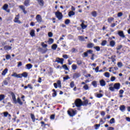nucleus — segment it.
Segmentation results:
<instances>
[{"instance_id":"1","label":"nucleus","mask_w":130,"mask_h":130,"mask_svg":"<svg viewBox=\"0 0 130 130\" xmlns=\"http://www.w3.org/2000/svg\"><path fill=\"white\" fill-rule=\"evenodd\" d=\"M11 76L15 78L22 79V77H23V78H27V77H28V73H27V72H23L22 74H17V73H14Z\"/></svg>"},{"instance_id":"2","label":"nucleus","mask_w":130,"mask_h":130,"mask_svg":"<svg viewBox=\"0 0 130 130\" xmlns=\"http://www.w3.org/2000/svg\"><path fill=\"white\" fill-rule=\"evenodd\" d=\"M119 89H120V83H115L113 87H110L109 88V90L111 91V92H114L115 90H118Z\"/></svg>"},{"instance_id":"3","label":"nucleus","mask_w":130,"mask_h":130,"mask_svg":"<svg viewBox=\"0 0 130 130\" xmlns=\"http://www.w3.org/2000/svg\"><path fill=\"white\" fill-rule=\"evenodd\" d=\"M68 114H69V115H70V116L73 117L77 114V110L75 111L72 109H70L68 111Z\"/></svg>"},{"instance_id":"4","label":"nucleus","mask_w":130,"mask_h":130,"mask_svg":"<svg viewBox=\"0 0 130 130\" xmlns=\"http://www.w3.org/2000/svg\"><path fill=\"white\" fill-rule=\"evenodd\" d=\"M41 45L42 46V47H43V48H45L44 50H43L42 48H40V50L42 51V53H46L47 52V48H46L48 46L47 44H44V42H42Z\"/></svg>"},{"instance_id":"5","label":"nucleus","mask_w":130,"mask_h":130,"mask_svg":"<svg viewBox=\"0 0 130 130\" xmlns=\"http://www.w3.org/2000/svg\"><path fill=\"white\" fill-rule=\"evenodd\" d=\"M75 104L76 107H81L82 106V101L80 99H77L75 101Z\"/></svg>"},{"instance_id":"6","label":"nucleus","mask_w":130,"mask_h":130,"mask_svg":"<svg viewBox=\"0 0 130 130\" xmlns=\"http://www.w3.org/2000/svg\"><path fill=\"white\" fill-rule=\"evenodd\" d=\"M55 15L56 17V18H58V20L59 21H60L63 18V15H62V13L59 11H57L55 13Z\"/></svg>"},{"instance_id":"7","label":"nucleus","mask_w":130,"mask_h":130,"mask_svg":"<svg viewBox=\"0 0 130 130\" xmlns=\"http://www.w3.org/2000/svg\"><path fill=\"white\" fill-rule=\"evenodd\" d=\"M53 85L55 89H57V85L58 88H61V81L60 80H57V83H54Z\"/></svg>"},{"instance_id":"8","label":"nucleus","mask_w":130,"mask_h":130,"mask_svg":"<svg viewBox=\"0 0 130 130\" xmlns=\"http://www.w3.org/2000/svg\"><path fill=\"white\" fill-rule=\"evenodd\" d=\"M63 60H64V59L62 58L57 57L55 60V62H57V63L63 64Z\"/></svg>"},{"instance_id":"9","label":"nucleus","mask_w":130,"mask_h":130,"mask_svg":"<svg viewBox=\"0 0 130 130\" xmlns=\"http://www.w3.org/2000/svg\"><path fill=\"white\" fill-rule=\"evenodd\" d=\"M83 54L85 57H87L88 54H91L92 55L94 54V53H93V50L89 49V50H88L86 52H84Z\"/></svg>"},{"instance_id":"10","label":"nucleus","mask_w":130,"mask_h":130,"mask_svg":"<svg viewBox=\"0 0 130 130\" xmlns=\"http://www.w3.org/2000/svg\"><path fill=\"white\" fill-rule=\"evenodd\" d=\"M36 20H37L38 23H42V17L40 14H38L36 17Z\"/></svg>"},{"instance_id":"11","label":"nucleus","mask_w":130,"mask_h":130,"mask_svg":"<svg viewBox=\"0 0 130 130\" xmlns=\"http://www.w3.org/2000/svg\"><path fill=\"white\" fill-rule=\"evenodd\" d=\"M10 94L11 96L12 97V100L14 101V102L16 104L17 103V99H16V95H15V93L13 91H11L10 92Z\"/></svg>"},{"instance_id":"12","label":"nucleus","mask_w":130,"mask_h":130,"mask_svg":"<svg viewBox=\"0 0 130 130\" xmlns=\"http://www.w3.org/2000/svg\"><path fill=\"white\" fill-rule=\"evenodd\" d=\"M8 8H9V5L6 4L3 6V10H4V11H6L7 13H10V9L8 10Z\"/></svg>"},{"instance_id":"13","label":"nucleus","mask_w":130,"mask_h":130,"mask_svg":"<svg viewBox=\"0 0 130 130\" xmlns=\"http://www.w3.org/2000/svg\"><path fill=\"white\" fill-rule=\"evenodd\" d=\"M38 5L40 7H44V0H37Z\"/></svg>"},{"instance_id":"14","label":"nucleus","mask_w":130,"mask_h":130,"mask_svg":"<svg viewBox=\"0 0 130 130\" xmlns=\"http://www.w3.org/2000/svg\"><path fill=\"white\" fill-rule=\"evenodd\" d=\"M88 104L90 105L91 103H89V100H85L82 102V106H87Z\"/></svg>"},{"instance_id":"15","label":"nucleus","mask_w":130,"mask_h":130,"mask_svg":"<svg viewBox=\"0 0 130 130\" xmlns=\"http://www.w3.org/2000/svg\"><path fill=\"white\" fill-rule=\"evenodd\" d=\"M81 85H84V86L83 87L84 90H89V85H88V84H86V83H85V82H82L81 83Z\"/></svg>"},{"instance_id":"16","label":"nucleus","mask_w":130,"mask_h":130,"mask_svg":"<svg viewBox=\"0 0 130 130\" xmlns=\"http://www.w3.org/2000/svg\"><path fill=\"white\" fill-rule=\"evenodd\" d=\"M100 84L102 87H104V86L106 85V82L104 79H102L100 80Z\"/></svg>"},{"instance_id":"17","label":"nucleus","mask_w":130,"mask_h":130,"mask_svg":"<svg viewBox=\"0 0 130 130\" xmlns=\"http://www.w3.org/2000/svg\"><path fill=\"white\" fill-rule=\"evenodd\" d=\"M81 76V74L79 73H76L73 74V79H78V78H80Z\"/></svg>"},{"instance_id":"18","label":"nucleus","mask_w":130,"mask_h":130,"mask_svg":"<svg viewBox=\"0 0 130 130\" xmlns=\"http://www.w3.org/2000/svg\"><path fill=\"white\" fill-rule=\"evenodd\" d=\"M118 34L120 37H121V38H125V36L124 35V34H123V31H119L118 32Z\"/></svg>"},{"instance_id":"19","label":"nucleus","mask_w":130,"mask_h":130,"mask_svg":"<svg viewBox=\"0 0 130 130\" xmlns=\"http://www.w3.org/2000/svg\"><path fill=\"white\" fill-rule=\"evenodd\" d=\"M19 8L23 12L24 15H26V14H27V11H26V9L25 8V7H24V6L20 5V6H19Z\"/></svg>"},{"instance_id":"20","label":"nucleus","mask_w":130,"mask_h":130,"mask_svg":"<svg viewBox=\"0 0 130 130\" xmlns=\"http://www.w3.org/2000/svg\"><path fill=\"white\" fill-rule=\"evenodd\" d=\"M84 23H85V21H83L82 23L80 25V26H81L82 29H83V30H84V29H86V28H87V27H88V25H85Z\"/></svg>"},{"instance_id":"21","label":"nucleus","mask_w":130,"mask_h":130,"mask_svg":"<svg viewBox=\"0 0 130 130\" xmlns=\"http://www.w3.org/2000/svg\"><path fill=\"white\" fill-rule=\"evenodd\" d=\"M115 41L114 40H112L109 43V45L111 46V47H114L115 46Z\"/></svg>"},{"instance_id":"22","label":"nucleus","mask_w":130,"mask_h":130,"mask_svg":"<svg viewBox=\"0 0 130 130\" xmlns=\"http://www.w3.org/2000/svg\"><path fill=\"white\" fill-rule=\"evenodd\" d=\"M23 4L25 7L30 6V0H25Z\"/></svg>"},{"instance_id":"23","label":"nucleus","mask_w":130,"mask_h":130,"mask_svg":"<svg viewBox=\"0 0 130 130\" xmlns=\"http://www.w3.org/2000/svg\"><path fill=\"white\" fill-rule=\"evenodd\" d=\"M94 44L93 43H89L87 44L86 47L87 48H93L94 47Z\"/></svg>"},{"instance_id":"24","label":"nucleus","mask_w":130,"mask_h":130,"mask_svg":"<svg viewBox=\"0 0 130 130\" xmlns=\"http://www.w3.org/2000/svg\"><path fill=\"white\" fill-rule=\"evenodd\" d=\"M19 17H15L14 18V23H18V24H21L22 22L19 20Z\"/></svg>"},{"instance_id":"25","label":"nucleus","mask_w":130,"mask_h":130,"mask_svg":"<svg viewBox=\"0 0 130 130\" xmlns=\"http://www.w3.org/2000/svg\"><path fill=\"white\" fill-rule=\"evenodd\" d=\"M29 34L31 37H35V30L34 29H31Z\"/></svg>"},{"instance_id":"26","label":"nucleus","mask_w":130,"mask_h":130,"mask_svg":"<svg viewBox=\"0 0 130 130\" xmlns=\"http://www.w3.org/2000/svg\"><path fill=\"white\" fill-rule=\"evenodd\" d=\"M116 57V55H115L111 56L110 59H111L112 62H115V61H116V59H115Z\"/></svg>"},{"instance_id":"27","label":"nucleus","mask_w":130,"mask_h":130,"mask_svg":"<svg viewBox=\"0 0 130 130\" xmlns=\"http://www.w3.org/2000/svg\"><path fill=\"white\" fill-rule=\"evenodd\" d=\"M33 65L31 63H28L26 65L27 70H31V68H32Z\"/></svg>"},{"instance_id":"28","label":"nucleus","mask_w":130,"mask_h":130,"mask_svg":"<svg viewBox=\"0 0 130 130\" xmlns=\"http://www.w3.org/2000/svg\"><path fill=\"white\" fill-rule=\"evenodd\" d=\"M4 49L5 50H11V49H12V47L10 46L6 45L4 46Z\"/></svg>"},{"instance_id":"29","label":"nucleus","mask_w":130,"mask_h":130,"mask_svg":"<svg viewBox=\"0 0 130 130\" xmlns=\"http://www.w3.org/2000/svg\"><path fill=\"white\" fill-rule=\"evenodd\" d=\"M30 117L33 121V122H35L36 121V118H35V115L33 114H30Z\"/></svg>"},{"instance_id":"30","label":"nucleus","mask_w":130,"mask_h":130,"mask_svg":"<svg viewBox=\"0 0 130 130\" xmlns=\"http://www.w3.org/2000/svg\"><path fill=\"white\" fill-rule=\"evenodd\" d=\"M8 71H9V70L8 69V68H6L2 72V76H6V74L8 73Z\"/></svg>"},{"instance_id":"31","label":"nucleus","mask_w":130,"mask_h":130,"mask_svg":"<svg viewBox=\"0 0 130 130\" xmlns=\"http://www.w3.org/2000/svg\"><path fill=\"white\" fill-rule=\"evenodd\" d=\"M54 41V40L52 38H49L48 41V44H52Z\"/></svg>"},{"instance_id":"32","label":"nucleus","mask_w":130,"mask_h":130,"mask_svg":"<svg viewBox=\"0 0 130 130\" xmlns=\"http://www.w3.org/2000/svg\"><path fill=\"white\" fill-rule=\"evenodd\" d=\"M52 92H54V93H53L52 94V97H56V95H57V93L56 92V90H55V89H52Z\"/></svg>"},{"instance_id":"33","label":"nucleus","mask_w":130,"mask_h":130,"mask_svg":"<svg viewBox=\"0 0 130 130\" xmlns=\"http://www.w3.org/2000/svg\"><path fill=\"white\" fill-rule=\"evenodd\" d=\"M114 20V18L111 17L108 18L107 20L108 22L110 23H112V22Z\"/></svg>"},{"instance_id":"34","label":"nucleus","mask_w":130,"mask_h":130,"mask_svg":"<svg viewBox=\"0 0 130 130\" xmlns=\"http://www.w3.org/2000/svg\"><path fill=\"white\" fill-rule=\"evenodd\" d=\"M75 12L71 11L69 12L68 16L69 17H72V16H75Z\"/></svg>"},{"instance_id":"35","label":"nucleus","mask_w":130,"mask_h":130,"mask_svg":"<svg viewBox=\"0 0 130 130\" xmlns=\"http://www.w3.org/2000/svg\"><path fill=\"white\" fill-rule=\"evenodd\" d=\"M72 69L73 71H76V70H77V69H78V66L76 64H73L72 66Z\"/></svg>"},{"instance_id":"36","label":"nucleus","mask_w":130,"mask_h":130,"mask_svg":"<svg viewBox=\"0 0 130 130\" xmlns=\"http://www.w3.org/2000/svg\"><path fill=\"white\" fill-rule=\"evenodd\" d=\"M91 85H92V86L94 87V88L97 87V81H93L91 83Z\"/></svg>"},{"instance_id":"37","label":"nucleus","mask_w":130,"mask_h":130,"mask_svg":"<svg viewBox=\"0 0 130 130\" xmlns=\"http://www.w3.org/2000/svg\"><path fill=\"white\" fill-rule=\"evenodd\" d=\"M120 110L121 111H124V110H125V106H124V105L120 106Z\"/></svg>"},{"instance_id":"38","label":"nucleus","mask_w":130,"mask_h":130,"mask_svg":"<svg viewBox=\"0 0 130 130\" xmlns=\"http://www.w3.org/2000/svg\"><path fill=\"white\" fill-rule=\"evenodd\" d=\"M28 87L29 88V89H30L31 90L33 89V87H32V85L31 84H28L27 86H25L24 88L27 89Z\"/></svg>"},{"instance_id":"39","label":"nucleus","mask_w":130,"mask_h":130,"mask_svg":"<svg viewBox=\"0 0 130 130\" xmlns=\"http://www.w3.org/2000/svg\"><path fill=\"white\" fill-rule=\"evenodd\" d=\"M102 46H105L106 44H107V41L106 40H103L101 43Z\"/></svg>"},{"instance_id":"40","label":"nucleus","mask_w":130,"mask_h":130,"mask_svg":"<svg viewBox=\"0 0 130 130\" xmlns=\"http://www.w3.org/2000/svg\"><path fill=\"white\" fill-rule=\"evenodd\" d=\"M17 103H19V105H23V102H22L20 98H17Z\"/></svg>"},{"instance_id":"41","label":"nucleus","mask_w":130,"mask_h":130,"mask_svg":"<svg viewBox=\"0 0 130 130\" xmlns=\"http://www.w3.org/2000/svg\"><path fill=\"white\" fill-rule=\"evenodd\" d=\"M91 15L93 17H97V12L96 11H92L91 12Z\"/></svg>"},{"instance_id":"42","label":"nucleus","mask_w":130,"mask_h":130,"mask_svg":"<svg viewBox=\"0 0 130 130\" xmlns=\"http://www.w3.org/2000/svg\"><path fill=\"white\" fill-rule=\"evenodd\" d=\"M70 23L71 20L69 19H66L64 21V24H66V25H69V24H70Z\"/></svg>"},{"instance_id":"43","label":"nucleus","mask_w":130,"mask_h":130,"mask_svg":"<svg viewBox=\"0 0 130 130\" xmlns=\"http://www.w3.org/2000/svg\"><path fill=\"white\" fill-rule=\"evenodd\" d=\"M62 68H63V69H64V70H65L66 71H69V68H68L67 64L62 65Z\"/></svg>"},{"instance_id":"44","label":"nucleus","mask_w":130,"mask_h":130,"mask_svg":"<svg viewBox=\"0 0 130 130\" xmlns=\"http://www.w3.org/2000/svg\"><path fill=\"white\" fill-rule=\"evenodd\" d=\"M78 38L79 40H81V41H85V38L82 36H78Z\"/></svg>"},{"instance_id":"45","label":"nucleus","mask_w":130,"mask_h":130,"mask_svg":"<svg viewBox=\"0 0 130 130\" xmlns=\"http://www.w3.org/2000/svg\"><path fill=\"white\" fill-rule=\"evenodd\" d=\"M56 48H57V45L55 44L52 46V49L55 50L56 49Z\"/></svg>"},{"instance_id":"46","label":"nucleus","mask_w":130,"mask_h":130,"mask_svg":"<svg viewBox=\"0 0 130 130\" xmlns=\"http://www.w3.org/2000/svg\"><path fill=\"white\" fill-rule=\"evenodd\" d=\"M122 48V45H118L116 48V50H120Z\"/></svg>"},{"instance_id":"47","label":"nucleus","mask_w":130,"mask_h":130,"mask_svg":"<svg viewBox=\"0 0 130 130\" xmlns=\"http://www.w3.org/2000/svg\"><path fill=\"white\" fill-rule=\"evenodd\" d=\"M82 60H77V64H78V66H81V64H82Z\"/></svg>"},{"instance_id":"48","label":"nucleus","mask_w":130,"mask_h":130,"mask_svg":"<svg viewBox=\"0 0 130 130\" xmlns=\"http://www.w3.org/2000/svg\"><path fill=\"white\" fill-rule=\"evenodd\" d=\"M96 97H97V98H102V97H103V94L98 93L96 94Z\"/></svg>"},{"instance_id":"49","label":"nucleus","mask_w":130,"mask_h":130,"mask_svg":"<svg viewBox=\"0 0 130 130\" xmlns=\"http://www.w3.org/2000/svg\"><path fill=\"white\" fill-rule=\"evenodd\" d=\"M114 122H115V120L114 119V118H112L110 120V123H111V124L114 123Z\"/></svg>"},{"instance_id":"50","label":"nucleus","mask_w":130,"mask_h":130,"mask_svg":"<svg viewBox=\"0 0 130 130\" xmlns=\"http://www.w3.org/2000/svg\"><path fill=\"white\" fill-rule=\"evenodd\" d=\"M70 87L71 88H74L75 87V82L72 81L70 83Z\"/></svg>"},{"instance_id":"51","label":"nucleus","mask_w":130,"mask_h":130,"mask_svg":"<svg viewBox=\"0 0 130 130\" xmlns=\"http://www.w3.org/2000/svg\"><path fill=\"white\" fill-rule=\"evenodd\" d=\"M100 124H96L94 125V127H95V129H99V127H100Z\"/></svg>"},{"instance_id":"52","label":"nucleus","mask_w":130,"mask_h":130,"mask_svg":"<svg viewBox=\"0 0 130 130\" xmlns=\"http://www.w3.org/2000/svg\"><path fill=\"white\" fill-rule=\"evenodd\" d=\"M105 76L106 78H109L110 77V74L109 72H106L105 73Z\"/></svg>"},{"instance_id":"53","label":"nucleus","mask_w":130,"mask_h":130,"mask_svg":"<svg viewBox=\"0 0 130 130\" xmlns=\"http://www.w3.org/2000/svg\"><path fill=\"white\" fill-rule=\"evenodd\" d=\"M5 94H1L0 95V101L4 100L5 99Z\"/></svg>"},{"instance_id":"54","label":"nucleus","mask_w":130,"mask_h":130,"mask_svg":"<svg viewBox=\"0 0 130 130\" xmlns=\"http://www.w3.org/2000/svg\"><path fill=\"white\" fill-rule=\"evenodd\" d=\"M71 51L72 52V53H75V52H78V50H77L76 48H73L71 50Z\"/></svg>"},{"instance_id":"55","label":"nucleus","mask_w":130,"mask_h":130,"mask_svg":"<svg viewBox=\"0 0 130 130\" xmlns=\"http://www.w3.org/2000/svg\"><path fill=\"white\" fill-rule=\"evenodd\" d=\"M93 70H95V73L99 72V66L96 67V68H93Z\"/></svg>"},{"instance_id":"56","label":"nucleus","mask_w":130,"mask_h":130,"mask_svg":"<svg viewBox=\"0 0 130 130\" xmlns=\"http://www.w3.org/2000/svg\"><path fill=\"white\" fill-rule=\"evenodd\" d=\"M63 79L64 81H67V80H69V79H70V76H69V75H67L66 77H64Z\"/></svg>"},{"instance_id":"57","label":"nucleus","mask_w":130,"mask_h":130,"mask_svg":"<svg viewBox=\"0 0 130 130\" xmlns=\"http://www.w3.org/2000/svg\"><path fill=\"white\" fill-rule=\"evenodd\" d=\"M48 37L51 38L53 36V34L51 32H49L48 34Z\"/></svg>"},{"instance_id":"58","label":"nucleus","mask_w":130,"mask_h":130,"mask_svg":"<svg viewBox=\"0 0 130 130\" xmlns=\"http://www.w3.org/2000/svg\"><path fill=\"white\" fill-rule=\"evenodd\" d=\"M11 55H10V54H7V55H6V59H7V60H9V59H10V58H11Z\"/></svg>"},{"instance_id":"59","label":"nucleus","mask_w":130,"mask_h":130,"mask_svg":"<svg viewBox=\"0 0 130 130\" xmlns=\"http://www.w3.org/2000/svg\"><path fill=\"white\" fill-rule=\"evenodd\" d=\"M94 49H95V50H96L97 51H99L100 50V47L99 46H95L94 47Z\"/></svg>"},{"instance_id":"60","label":"nucleus","mask_w":130,"mask_h":130,"mask_svg":"<svg viewBox=\"0 0 130 130\" xmlns=\"http://www.w3.org/2000/svg\"><path fill=\"white\" fill-rule=\"evenodd\" d=\"M62 57H63V58H65V59H68V58H69V55H68L67 54H64L62 55Z\"/></svg>"},{"instance_id":"61","label":"nucleus","mask_w":130,"mask_h":130,"mask_svg":"<svg viewBox=\"0 0 130 130\" xmlns=\"http://www.w3.org/2000/svg\"><path fill=\"white\" fill-rule=\"evenodd\" d=\"M3 114L4 115V117H7L9 114V112H5L3 113Z\"/></svg>"},{"instance_id":"62","label":"nucleus","mask_w":130,"mask_h":130,"mask_svg":"<svg viewBox=\"0 0 130 130\" xmlns=\"http://www.w3.org/2000/svg\"><path fill=\"white\" fill-rule=\"evenodd\" d=\"M115 79H116V78H115V77L112 76V77L111 78V82H114V81H115Z\"/></svg>"},{"instance_id":"63","label":"nucleus","mask_w":130,"mask_h":130,"mask_svg":"<svg viewBox=\"0 0 130 130\" xmlns=\"http://www.w3.org/2000/svg\"><path fill=\"white\" fill-rule=\"evenodd\" d=\"M122 15H123V14H122V12H119L118 13L117 17L119 18L120 17H122Z\"/></svg>"},{"instance_id":"64","label":"nucleus","mask_w":130,"mask_h":130,"mask_svg":"<svg viewBox=\"0 0 130 130\" xmlns=\"http://www.w3.org/2000/svg\"><path fill=\"white\" fill-rule=\"evenodd\" d=\"M3 83L5 86H7L9 84V82H8V81L7 80H4Z\"/></svg>"}]
</instances>
